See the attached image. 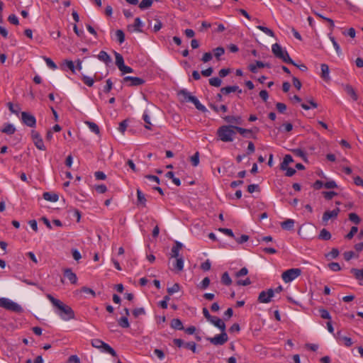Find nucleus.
Instances as JSON below:
<instances>
[{
  "label": "nucleus",
  "mask_w": 363,
  "mask_h": 363,
  "mask_svg": "<svg viewBox=\"0 0 363 363\" xmlns=\"http://www.w3.org/2000/svg\"><path fill=\"white\" fill-rule=\"evenodd\" d=\"M218 230L230 238H235V235L231 229L220 228Z\"/></svg>",
  "instance_id": "680f3d73"
},
{
  "label": "nucleus",
  "mask_w": 363,
  "mask_h": 363,
  "mask_svg": "<svg viewBox=\"0 0 363 363\" xmlns=\"http://www.w3.org/2000/svg\"><path fill=\"white\" fill-rule=\"evenodd\" d=\"M339 255V250L337 248H333L332 250L326 255L328 259H335Z\"/></svg>",
  "instance_id": "13d9d810"
},
{
  "label": "nucleus",
  "mask_w": 363,
  "mask_h": 363,
  "mask_svg": "<svg viewBox=\"0 0 363 363\" xmlns=\"http://www.w3.org/2000/svg\"><path fill=\"white\" fill-rule=\"evenodd\" d=\"M340 210L339 208H336L333 211H326L322 217V220L324 224H327L328 221L331 218H335L338 216Z\"/></svg>",
  "instance_id": "f8f14e48"
},
{
  "label": "nucleus",
  "mask_w": 363,
  "mask_h": 363,
  "mask_svg": "<svg viewBox=\"0 0 363 363\" xmlns=\"http://www.w3.org/2000/svg\"><path fill=\"white\" fill-rule=\"evenodd\" d=\"M114 55L116 57V65L118 68L120 69L123 65H125L123 57L120 53L117 52H114Z\"/></svg>",
  "instance_id": "2f4dec72"
},
{
  "label": "nucleus",
  "mask_w": 363,
  "mask_h": 363,
  "mask_svg": "<svg viewBox=\"0 0 363 363\" xmlns=\"http://www.w3.org/2000/svg\"><path fill=\"white\" fill-rule=\"evenodd\" d=\"M97 58L100 61L104 62L107 65L111 62V58L110 55L104 50L99 52V55H97Z\"/></svg>",
  "instance_id": "a211bd4d"
},
{
  "label": "nucleus",
  "mask_w": 363,
  "mask_h": 363,
  "mask_svg": "<svg viewBox=\"0 0 363 363\" xmlns=\"http://www.w3.org/2000/svg\"><path fill=\"white\" fill-rule=\"evenodd\" d=\"M208 321L212 323L214 326L219 328L221 331L225 330V325L220 318L212 315Z\"/></svg>",
  "instance_id": "4468645a"
},
{
  "label": "nucleus",
  "mask_w": 363,
  "mask_h": 363,
  "mask_svg": "<svg viewBox=\"0 0 363 363\" xmlns=\"http://www.w3.org/2000/svg\"><path fill=\"white\" fill-rule=\"evenodd\" d=\"M274 296V291L272 289H269L267 291H262L259 293L258 296V301L259 303H267L271 301V298Z\"/></svg>",
  "instance_id": "9d476101"
},
{
  "label": "nucleus",
  "mask_w": 363,
  "mask_h": 363,
  "mask_svg": "<svg viewBox=\"0 0 363 363\" xmlns=\"http://www.w3.org/2000/svg\"><path fill=\"white\" fill-rule=\"evenodd\" d=\"M265 67V65L261 62V61H256L255 65H250L249 67L250 70L253 72L256 73L257 71V68H263Z\"/></svg>",
  "instance_id": "473e14b6"
},
{
  "label": "nucleus",
  "mask_w": 363,
  "mask_h": 363,
  "mask_svg": "<svg viewBox=\"0 0 363 363\" xmlns=\"http://www.w3.org/2000/svg\"><path fill=\"white\" fill-rule=\"evenodd\" d=\"M320 69H321V74H320L321 78L325 82H329L330 80V69H329L328 65L326 64H321Z\"/></svg>",
  "instance_id": "f3484780"
},
{
  "label": "nucleus",
  "mask_w": 363,
  "mask_h": 363,
  "mask_svg": "<svg viewBox=\"0 0 363 363\" xmlns=\"http://www.w3.org/2000/svg\"><path fill=\"white\" fill-rule=\"evenodd\" d=\"M7 106H8V108L9 109V111L16 114V115H18L20 111H21V108L19 106V105L16 104V105H13L11 102H9L7 104Z\"/></svg>",
  "instance_id": "e433bc0d"
},
{
  "label": "nucleus",
  "mask_w": 363,
  "mask_h": 363,
  "mask_svg": "<svg viewBox=\"0 0 363 363\" xmlns=\"http://www.w3.org/2000/svg\"><path fill=\"white\" fill-rule=\"evenodd\" d=\"M191 164L194 167L198 166V164L199 163V152H195L194 155L191 157Z\"/></svg>",
  "instance_id": "5fc2aeb1"
},
{
  "label": "nucleus",
  "mask_w": 363,
  "mask_h": 363,
  "mask_svg": "<svg viewBox=\"0 0 363 363\" xmlns=\"http://www.w3.org/2000/svg\"><path fill=\"white\" fill-rule=\"evenodd\" d=\"M1 131L7 135H12L16 131V128L13 124L6 123L4 124V128L1 130Z\"/></svg>",
  "instance_id": "b1692460"
},
{
  "label": "nucleus",
  "mask_w": 363,
  "mask_h": 363,
  "mask_svg": "<svg viewBox=\"0 0 363 363\" xmlns=\"http://www.w3.org/2000/svg\"><path fill=\"white\" fill-rule=\"evenodd\" d=\"M236 132H238L243 137L250 138L252 135V130L250 129H245L239 126H236Z\"/></svg>",
  "instance_id": "c756f323"
},
{
  "label": "nucleus",
  "mask_w": 363,
  "mask_h": 363,
  "mask_svg": "<svg viewBox=\"0 0 363 363\" xmlns=\"http://www.w3.org/2000/svg\"><path fill=\"white\" fill-rule=\"evenodd\" d=\"M174 344L178 347H184L186 349L190 350L193 353H198L196 350V344L194 342H185L183 340L175 338L173 340Z\"/></svg>",
  "instance_id": "0eeeda50"
},
{
  "label": "nucleus",
  "mask_w": 363,
  "mask_h": 363,
  "mask_svg": "<svg viewBox=\"0 0 363 363\" xmlns=\"http://www.w3.org/2000/svg\"><path fill=\"white\" fill-rule=\"evenodd\" d=\"M101 351L105 353L110 354L113 357L117 356L116 351L108 344L104 342L101 346Z\"/></svg>",
  "instance_id": "412c9836"
},
{
  "label": "nucleus",
  "mask_w": 363,
  "mask_h": 363,
  "mask_svg": "<svg viewBox=\"0 0 363 363\" xmlns=\"http://www.w3.org/2000/svg\"><path fill=\"white\" fill-rule=\"evenodd\" d=\"M43 197L45 200L49 201L51 202L57 201L59 196L57 194L50 192H45L43 193Z\"/></svg>",
  "instance_id": "393cba45"
},
{
  "label": "nucleus",
  "mask_w": 363,
  "mask_h": 363,
  "mask_svg": "<svg viewBox=\"0 0 363 363\" xmlns=\"http://www.w3.org/2000/svg\"><path fill=\"white\" fill-rule=\"evenodd\" d=\"M323 195L326 200H331L337 194L335 191H323Z\"/></svg>",
  "instance_id": "69168bd1"
},
{
  "label": "nucleus",
  "mask_w": 363,
  "mask_h": 363,
  "mask_svg": "<svg viewBox=\"0 0 363 363\" xmlns=\"http://www.w3.org/2000/svg\"><path fill=\"white\" fill-rule=\"evenodd\" d=\"M294 220L293 219H286L281 223V227L283 230H291L294 227Z\"/></svg>",
  "instance_id": "aec40b11"
},
{
  "label": "nucleus",
  "mask_w": 363,
  "mask_h": 363,
  "mask_svg": "<svg viewBox=\"0 0 363 363\" xmlns=\"http://www.w3.org/2000/svg\"><path fill=\"white\" fill-rule=\"evenodd\" d=\"M222 81L218 77H213L209 79V84L216 87H219L221 85Z\"/></svg>",
  "instance_id": "49530a36"
},
{
  "label": "nucleus",
  "mask_w": 363,
  "mask_h": 363,
  "mask_svg": "<svg viewBox=\"0 0 363 363\" xmlns=\"http://www.w3.org/2000/svg\"><path fill=\"white\" fill-rule=\"evenodd\" d=\"M32 140L35 147L40 150H45L46 147L39 133L35 130L31 131Z\"/></svg>",
  "instance_id": "1a4fd4ad"
},
{
  "label": "nucleus",
  "mask_w": 363,
  "mask_h": 363,
  "mask_svg": "<svg viewBox=\"0 0 363 363\" xmlns=\"http://www.w3.org/2000/svg\"><path fill=\"white\" fill-rule=\"evenodd\" d=\"M152 4V0H142L139 4L140 9H146L150 7Z\"/></svg>",
  "instance_id": "37998d69"
},
{
  "label": "nucleus",
  "mask_w": 363,
  "mask_h": 363,
  "mask_svg": "<svg viewBox=\"0 0 363 363\" xmlns=\"http://www.w3.org/2000/svg\"><path fill=\"white\" fill-rule=\"evenodd\" d=\"M206 339L214 345H223L228 341V337L225 330H224L221 331V333L219 335H216L213 337H207Z\"/></svg>",
  "instance_id": "423d86ee"
},
{
  "label": "nucleus",
  "mask_w": 363,
  "mask_h": 363,
  "mask_svg": "<svg viewBox=\"0 0 363 363\" xmlns=\"http://www.w3.org/2000/svg\"><path fill=\"white\" fill-rule=\"evenodd\" d=\"M191 99V102L194 104L195 107L199 111H201L202 112H206L207 111L206 108L200 103V101L196 96H194L193 99Z\"/></svg>",
  "instance_id": "cd10ccee"
},
{
  "label": "nucleus",
  "mask_w": 363,
  "mask_h": 363,
  "mask_svg": "<svg viewBox=\"0 0 363 363\" xmlns=\"http://www.w3.org/2000/svg\"><path fill=\"white\" fill-rule=\"evenodd\" d=\"M82 81L86 85H87L89 87L92 86L94 83L93 78L85 75L82 77Z\"/></svg>",
  "instance_id": "4d7b16f0"
},
{
  "label": "nucleus",
  "mask_w": 363,
  "mask_h": 363,
  "mask_svg": "<svg viewBox=\"0 0 363 363\" xmlns=\"http://www.w3.org/2000/svg\"><path fill=\"white\" fill-rule=\"evenodd\" d=\"M210 279L208 277H205L202 281L199 284V287L201 289H206V288L208 287L209 284H210Z\"/></svg>",
  "instance_id": "6e6d98bb"
},
{
  "label": "nucleus",
  "mask_w": 363,
  "mask_h": 363,
  "mask_svg": "<svg viewBox=\"0 0 363 363\" xmlns=\"http://www.w3.org/2000/svg\"><path fill=\"white\" fill-rule=\"evenodd\" d=\"M318 238L323 240H328L331 238V234L328 230L323 228L320 230Z\"/></svg>",
  "instance_id": "72a5a7b5"
},
{
  "label": "nucleus",
  "mask_w": 363,
  "mask_h": 363,
  "mask_svg": "<svg viewBox=\"0 0 363 363\" xmlns=\"http://www.w3.org/2000/svg\"><path fill=\"white\" fill-rule=\"evenodd\" d=\"M64 276L67 277L71 284H75L77 282V277L75 273H74L71 269L67 268L64 269Z\"/></svg>",
  "instance_id": "dca6fc26"
},
{
  "label": "nucleus",
  "mask_w": 363,
  "mask_h": 363,
  "mask_svg": "<svg viewBox=\"0 0 363 363\" xmlns=\"http://www.w3.org/2000/svg\"><path fill=\"white\" fill-rule=\"evenodd\" d=\"M180 290V285L177 283L173 284L172 287L167 288V293L172 295L174 293L178 292Z\"/></svg>",
  "instance_id": "09e8293b"
},
{
  "label": "nucleus",
  "mask_w": 363,
  "mask_h": 363,
  "mask_svg": "<svg viewBox=\"0 0 363 363\" xmlns=\"http://www.w3.org/2000/svg\"><path fill=\"white\" fill-rule=\"evenodd\" d=\"M350 272L354 275V278L358 281L363 280V269L352 268Z\"/></svg>",
  "instance_id": "a878e982"
},
{
  "label": "nucleus",
  "mask_w": 363,
  "mask_h": 363,
  "mask_svg": "<svg viewBox=\"0 0 363 363\" xmlns=\"http://www.w3.org/2000/svg\"><path fill=\"white\" fill-rule=\"evenodd\" d=\"M106 84L104 87V92L108 94L113 88V82L111 79H108L106 82Z\"/></svg>",
  "instance_id": "bf43d9fd"
},
{
  "label": "nucleus",
  "mask_w": 363,
  "mask_h": 363,
  "mask_svg": "<svg viewBox=\"0 0 363 363\" xmlns=\"http://www.w3.org/2000/svg\"><path fill=\"white\" fill-rule=\"evenodd\" d=\"M21 121L23 123L28 127L34 128L36 125V119L35 116L28 112L21 113Z\"/></svg>",
  "instance_id": "6e6552de"
},
{
  "label": "nucleus",
  "mask_w": 363,
  "mask_h": 363,
  "mask_svg": "<svg viewBox=\"0 0 363 363\" xmlns=\"http://www.w3.org/2000/svg\"><path fill=\"white\" fill-rule=\"evenodd\" d=\"M329 38L331 40V42L333 43V45L336 50L337 55L340 56V55H342L341 48H340L339 44L337 43V42L336 41L335 38L332 35H329Z\"/></svg>",
  "instance_id": "a19ab883"
},
{
  "label": "nucleus",
  "mask_w": 363,
  "mask_h": 363,
  "mask_svg": "<svg viewBox=\"0 0 363 363\" xmlns=\"http://www.w3.org/2000/svg\"><path fill=\"white\" fill-rule=\"evenodd\" d=\"M340 333H341V332L338 331L337 333V337L338 338L341 339L344 342V344L346 347H350L353 344L352 339L350 337H348L346 336L341 337Z\"/></svg>",
  "instance_id": "c9c22d12"
},
{
  "label": "nucleus",
  "mask_w": 363,
  "mask_h": 363,
  "mask_svg": "<svg viewBox=\"0 0 363 363\" xmlns=\"http://www.w3.org/2000/svg\"><path fill=\"white\" fill-rule=\"evenodd\" d=\"M137 200L139 204H141L143 206H145L147 200L145 194L140 189H137Z\"/></svg>",
  "instance_id": "7c9ffc66"
},
{
  "label": "nucleus",
  "mask_w": 363,
  "mask_h": 363,
  "mask_svg": "<svg viewBox=\"0 0 363 363\" xmlns=\"http://www.w3.org/2000/svg\"><path fill=\"white\" fill-rule=\"evenodd\" d=\"M235 91H238V94H241L242 89H240V87L237 85L225 86V87H222L220 89V92L224 95H228V94H230L231 92H235Z\"/></svg>",
  "instance_id": "2eb2a0df"
},
{
  "label": "nucleus",
  "mask_w": 363,
  "mask_h": 363,
  "mask_svg": "<svg viewBox=\"0 0 363 363\" xmlns=\"http://www.w3.org/2000/svg\"><path fill=\"white\" fill-rule=\"evenodd\" d=\"M143 26V23L139 17L136 18L134 21V24L133 27H134V30L137 32H142L140 27Z\"/></svg>",
  "instance_id": "c03bdc74"
},
{
  "label": "nucleus",
  "mask_w": 363,
  "mask_h": 363,
  "mask_svg": "<svg viewBox=\"0 0 363 363\" xmlns=\"http://www.w3.org/2000/svg\"><path fill=\"white\" fill-rule=\"evenodd\" d=\"M174 269L177 271V272H181L184 269V259L182 257H177L176 258V262H175V264L174 265Z\"/></svg>",
  "instance_id": "c85d7f7f"
},
{
  "label": "nucleus",
  "mask_w": 363,
  "mask_h": 363,
  "mask_svg": "<svg viewBox=\"0 0 363 363\" xmlns=\"http://www.w3.org/2000/svg\"><path fill=\"white\" fill-rule=\"evenodd\" d=\"M328 267L333 272H339L341 270V267L337 262H331L328 264Z\"/></svg>",
  "instance_id": "e2e57ef3"
},
{
  "label": "nucleus",
  "mask_w": 363,
  "mask_h": 363,
  "mask_svg": "<svg viewBox=\"0 0 363 363\" xmlns=\"http://www.w3.org/2000/svg\"><path fill=\"white\" fill-rule=\"evenodd\" d=\"M257 28L262 30L263 33H264L265 34H267L269 36L274 37V31L267 27H265L263 26H257Z\"/></svg>",
  "instance_id": "79ce46f5"
},
{
  "label": "nucleus",
  "mask_w": 363,
  "mask_h": 363,
  "mask_svg": "<svg viewBox=\"0 0 363 363\" xmlns=\"http://www.w3.org/2000/svg\"><path fill=\"white\" fill-rule=\"evenodd\" d=\"M209 106L211 108L213 109L216 113H218L220 111L225 113L228 111V107L225 105H221L220 107H218L217 105L214 104H211Z\"/></svg>",
  "instance_id": "4c0bfd02"
},
{
  "label": "nucleus",
  "mask_w": 363,
  "mask_h": 363,
  "mask_svg": "<svg viewBox=\"0 0 363 363\" xmlns=\"http://www.w3.org/2000/svg\"><path fill=\"white\" fill-rule=\"evenodd\" d=\"M123 82H128L129 86H138L143 84L145 83V80L142 78L137 77H130L127 76L125 77L123 79Z\"/></svg>",
  "instance_id": "9b49d317"
},
{
  "label": "nucleus",
  "mask_w": 363,
  "mask_h": 363,
  "mask_svg": "<svg viewBox=\"0 0 363 363\" xmlns=\"http://www.w3.org/2000/svg\"><path fill=\"white\" fill-rule=\"evenodd\" d=\"M319 313L322 318L327 319V320H331V316L330 315V313L326 309L320 308Z\"/></svg>",
  "instance_id": "603ef678"
},
{
  "label": "nucleus",
  "mask_w": 363,
  "mask_h": 363,
  "mask_svg": "<svg viewBox=\"0 0 363 363\" xmlns=\"http://www.w3.org/2000/svg\"><path fill=\"white\" fill-rule=\"evenodd\" d=\"M178 96L179 97L180 101L182 103H188L191 102V99L194 96H192L189 91L186 89H181L178 92Z\"/></svg>",
  "instance_id": "ddd939ff"
},
{
  "label": "nucleus",
  "mask_w": 363,
  "mask_h": 363,
  "mask_svg": "<svg viewBox=\"0 0 363 363\" xmlns=\"http://www.w3.org/2000/svg\"><path fill=\"white\" fill-rule=\"evenodd\" d=\"M236 134V125H225L220 126L217 130L219 139L225 143L232 142Z\"/></svg>",
  "instance_id": "f03ea898"
},
{
  "label": "nucleus",
  "mask_w": 363,
  "mask_h": 363,
  "mask_svg": "<svg viewBox=\"0 0 363 363\" xmlns=\"http://www.w3.org/2000/svg\"><path fill=\"white\" fill-rule=\"evenodd\" d=\"M294 160H293V158L291 157V155H286L284 157V160L282 161V162L281 163V169L282 170H284L286 169V167H288V165L292 162Z\"/></svg>",
  "instance_id": "bb28decb"
},
{
  "label": "nucleus",
  "mask_w": 363,
  "mask_h": 363,
  "mask_svg": "<svg viewBox=\"0 0 363 363\" xmlns=\"http://www.w3.org/2000/svg\"><path fill=\"white\" fill-rule=\"evenodd\" d=\"M116 36L120 44L123 43L125 40V34L122 30H117Z\"/></svg>",
  "instance_id": "3c124183"
},
{
  "label": "nucleus",
  "mask_w": 363,
  "mask_h": 363,
  "mask_svg": "<svg viewBox=\"0 0 363 363\" xmlns=\"http://www.w3.org/2000/svg\"><path fill=\"white\" fill-rule=\"evenodd\" d=\"M301 274V269L292 268L284 272L281 274V278L285 283H289L299 277Z\"/></svg>",
  "instance_id": "39448f33"
},
{
  "label": "nucleus",
  "mask_w": 363,
  "mask_h": 363,
  "mask_svg": "<svg viewBox=\"0 0 363 363\" xmlns=\"http://www.w3.org/2000/svg\"><path fill=\"white\" fill-rule=\"evenodd\" d=\"M221 282L225 286H230L232 284V279L228 272H224L221 277Z\"/></svg>",
  "instance_id": "f704fd0d"
},
{
  "label": "nucleus",
  "mask_w": 363,
  "mask_h": 363,
  "mask_svg": "<svg viewBox=\"0 0 363 363\" xmlns=\"http://www.w3.org/2000/svg\"><path fill=\"white\" fill-rule=\"evenodd\" d=\"M225 121L230 125L235 123L240 125L242 123V118L240 116H227L223 118Z\"/></svg>",
  "instance_id": "6ab92c4d"
},
{
  "label": "nucleus",
  "mask_w": 363,
  "mask_h": 363,
  "mask_svg": "<svg viewBox=\"0 0 363 363\" xmlns=\"http://www.w3.org/2000/svg\"><path fill=\"white\" fill-rule=\"evenodd\" d=\"M272 51L277 58L281 60L284 62L296 65V63L290 57L288 52L286 50H284L279 44H273L272 46Z\"/></svg>",
  "instance_id": "7ed1b4c3"
},
{
  "label": "nucleus",
  "mask_w": 363,
  "mask_h": 363,
  "mask_svg": "<svg viewBox=\"0 0 363 363\" xmlns=\"http://www.w3.org/2000/svg\"><path fill=\"white\" fill-rule=\"evenodd\" d=\"M343 257L346 261H350L351 259L355 257V253L353 251H347L344 252Z\"/></svg>",
  "instance_id": "774afa93"
},
{
  "label": "nucleus",
  "mask_w": 363,
  "mask_h": 363,
  "mask_svg": "<svg viewBox=\"0 0 363 363\" xmlns=\"http://www.w3.org/2000/svg\"><path fill=\"white\" fill-rule=\"evenodd\" d=\"M358 228L357 226H352L350 229V231L346 235L345 238L350 240L354 235L357 233Z\"/></svg>",
  "instance_id": "052dcab7"
},
{
  "label": "nucleus",
  "mask_w": 363,
  "mask_h": 363,
  "mask_svg": "<svg viewBox=\"0 0 363 363\" xmlns=\"http://www.w3.org/2000/svg\"><path fill=\"white\" fill-rule=\"evenodd\" d=\"M45 62L48 67L55 70L57 68L56 64L49 57H43Z\"/></svg>",
  "instance_id": "8fccbe9b"
},
{
  "label": "nucleus",
  "mask_w": 363,
  "mask_h": 363,
  "mask_svg": "<svg viewBox=\"0 0 363 363\" xmlns=\"http://www.w3.org/2000/svg\"><path fill=\"white\" fill-rule=\"evenodd\" d=\"M86 123L88 125V126L91 132H93L96 134H99L100 130L96 123H95L94 122H90V121H87V122H86Z\"/></svg>",
  "instance_id": "ea45409f"
},
{
  "label": "nucleus",
  "mask_w": 363,
  "mask_h": 363,
  "mask_svg": "<svg viewBox=\"0 0 363 363\" xmlns=\"http://www.w3.org/2000/svg\"><path fill=\"white\" fill-rule=\"evenodd\" d=\"M46 297L52 303L53 306L58 309V315L64 320H69L74 318V313L72 308L60 300L55 298L51 294H47Z\"/></svg>",
  "instance_id": "f257e3e1"
},
{
  "label": "nucleus",
  "mask_w": 363,
  "mask_h": 363,
  "mask_svg": "<svg viewBox=\"0 0 363 363\" xmlns=\"http://www.w3.org/2000/svg\"><path fill=\"white\" fill-rule=\"evenodd\" d=\"M345 90L347 92V94L352 99L353 101H357L358 96L352 86L347 84L345 87Z\"/></svg>",
  "instance_id": "4be33fe9"
},
{
  "label": "nucleus",
  "mask_w": 363,
  "mask_h": 363,
  "mask_svg": "<svg viewBox=\"0 0 363 363\" xmlns=\"http://www.w3.org/2000/svg\"><path fill=\"white\" fill-rule=\"evenodd\" d=\"M0 307L16 313H21L23 311L19 304L6 298H0Z\"/></svg>",
  "instance_id": "20e7f679"
},
{
  "label": "nucleus",
  "mask_w": 363,
  "mask_h": 363,
  "mask_svg": "<svg viewBox=\"0 0 363 363\" xmlns=\"http://www.w3.org/2000/svg\"><path fill=\"white\" fill-rule=\"evenodd\" d=\"M143 118L144 120V121L145 122V128L147 130H151L152 128H151V123H150V116H148V114L145 112L143 113Z\"/></svg>",
  "instance_id": "a18cd8bd"
},
{
  "label": "nucleus",
  "mask_w": 363,
  "mask_h": 363,
  "mask_svg": "<svg viewBox=\"0 0 363 363\" xmlns=\"http://www.w3.org/2000/svg\"><path fill=\"white\" fill-rule=\"evenodd\" d=\"M171 327L175 330H184V328L183 326V323L179 318H174L171 321L170 324Z\"/></svg>",
  "instance_id": "5701e85b"
},
{
  "label": "nucleus",
  "mask_w": 363,
  "mask_h": 363,
  "mask_svg": "<svg viewBox=\"0 0 363 363\" xmlns=\"http://www.w3.org/2000/svg\"><path fill=\"white\" fill-rule=\"evenodd\" d=\"M224 52L225 50L223 47H218L213 50V55L218 60L224 54Z\"/></svg>",
  "instance_id": "864d4df0"
},
{
  "label": "nucleus",
  "mask_w": 363,
  "mask_h": 363,
  "mask_svg": "<svg viewBox=\"0 0 363 363\" xmlns=\"http://www.w3.org/2000/svg\"><path fill=\"white\" fill-rule=\"evenodd\" d=\"M104 343V341L101 340L100 339H94L91 340V345L97 349L101 350V346Z\"/></svg>",
  "instance_id": "0e129e2a"
},
{
  "label": "nucleus",
  "mask_w": 363,
  "mask_h": 363,
  "mask_svg": "<svg viewBox=\"0 0 363 363\" xmlns=\"http://www.w3.org/2000/svg\"><path fill=\"white\" fill-rule=\"evenodd\" d=\"M276 108H277V111L281 113H284V111L286 110V104L284 103H281V102L277 103Z\"/></svg>",
  "instance_id": "338daca9"
},
{
  "label": "nucleus",
  "mask_w": 363,
  "mask_h": 363,
  "mask_svg": "<svg viewBox=\"0 0 363 363\" xmlns=\"http://www.w3.org/2000/svg\"><path fill=\"white\" fill-rule=\"evenodd\" d=\"M349 219L351 222H352L355 224H359L361 221L360 218L355 213H350L349 214Z\"/></svg>",
  "instance_id": "de8ad7c7"
},
{
  "label": "nucleus",
  "mask_w": 363,
  "mask_h": 363,
  "mask_svg": "<svg viewBox=\"0 0 363 363\" xmlns=\"http://www.w3.org/2000/svg\"><path fill=\"white\" fill-rule=\"evenodd\" d=\"M118 323V325L123 328H128L130 327V323L126 316H123L119 318Z\"/></svg>",
  "instance_id": "58836bf2"
}]
</instances>
